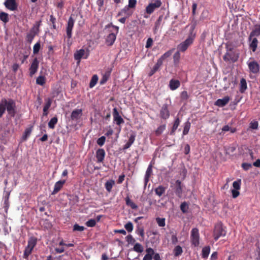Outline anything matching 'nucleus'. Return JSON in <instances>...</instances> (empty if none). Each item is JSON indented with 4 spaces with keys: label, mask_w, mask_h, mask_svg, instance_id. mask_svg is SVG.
Returning a JSON list of instances; mask_svg holds the SVG:
<instances>
[{
    "label": "nucleus",
    "mask_w": 260,
    "mask_h": 260,
    "mask_svg": "<svg viewBox=\"0 0 260 260\" xmlns=\"http://www.w3.org/2000/svg\"><path fill=\"white\" fill-rule=\"evenodd\" d=\"M194 29V26H191L189 30V35L187 39L178 45V51L180 52H184L187 50L188 47L192 44L196 36V34L193 33Z\"/></svg>",
    "instance_id": "nucleus-1"
},
{
    "label": "nucleus",
    "mask_w": 260,
    "mask_h": 260,
    "mask_svg": "<svg viewBox=\"0 0 260 260\" xmlns=\"http://www.w3.org/2000/svg\"><path fill=\"white\" fill-rule=\"evenodd\" d=\"M4 102L8 114L14 117L16 113V106L15 101L12 99L8 100L4 99Z\"/></svg>",
    "instance_id": "nucleus-2"
},
{
    "label": "nucleus",
    "mask_w": 260,
    "mask_h": 260,
    "mask_svg": "<svg viewBox=\"0 0 260 260\" xmlns=\"http://www.w3.org/2000/svg\"><path fill=\"white\" fill-rule=\"evenodd\" d=\"M37 242V239L35 237H31L29 239L27 243V245L25 247L23 254V257L24 258L26 259L28 258L29 255L31 253L34 248L36 245Z\"/></svg>",
    "instance_id": "nucleus-3"
},
{
    "label": "nucleus",
    "mask_w": 260,
    "mask_h": 260,
    "mask_svg": "<svg viewBox=\"0 0 260 260\" xmlns=\"http://www.w3.org/2000/svg\"><path fill=\"white\" fill-rule=\"evenodd\" d=\"M226 235L225 228L221 223L216 224L215 225L213 236L215 241H217L220 237H224Z\"/></svg>",
    "instance_id": "nucleus-4"
},
{
    "label": "nucleus",
    "mask_w": 260,
    "mask_h": 260,
    "mask_svg": "<svg viewBox=\"0 0 260 260\" xmlns=\"http://www.w3.org/2000/svg\"><path fill=\"white\" fill-rule=\"evenodd\" d=\"M162 4L160 0H154L153 3H151L146 7L145 12L148 15H150L156 9L159 8Z\"/></svg>",
    "instance_id": "nucleus-5"
},
{
    "label": "nucleus",
    "mask_w": 260,
    "mask_h": 260,
    "mask_svg": "<svg viewBox=\"0 0 260 260\" xmlns=\"http://www.w3.org/2000/svg\"><path fill=\"white\" fill-rule=\"evenodd\" d=\"M89 55V51L87 49L86 51L83 49H81L77 50L74 55V59L80 62V60L82 58L86 59L88 58Z\"/></svg>",
    "instance_id": "nucleus-6"
},
{
    "label": "nucleus",
    "mask_w": 260,
    "mask_h": 260,
    "mask_svg": "<svg viewBox=\"0 0 260 260\" xmlns=\"http://www.w3.org/2000/svg\"><path fill=\"white\" fill-rule=\"evenodd\" d=\"M191 242L195 247L199 245L200 235L199 230L197 228H193L191 231Z\"/></svg>",
    "instance_id": "nucleus-7"
},
{
    "label": "nucleus",
    "mask_w": 260,
    "mask_h": 260,
    "mask_svg": "<svg viewBox=\"0 0 260 260\" xmlns=\"http://www.w3.org/2000/svg\"><path fill=\"white\" fill-rule=\"evenodd\" d=\"M169 105L165 103L161 106L159 111V117L164 120L168 119L170 117V113L169 110Z\"/></svg>",
    "instance_id": "nucleus-8"
},
{
    "label": "nucleus",
    "mask_w": 260,
    "mask_h": 260,
    "mask_svg": "<svg viewBox=\"0 0 260 260\" xmlns=\"http://www.w3.org/2000/svg\"><path fill=\"white\" fill-rule=\"evenodd\" d=\"M74 23L75 20L71 15L69 18L66 27L67 36L69 39H70L72 37V29L73 28Z\"/></svg>",
    "instance_id": "nucleus-9"
},
{
    "label": "nucleus",
    "mask_w": 260,
    "mask_h": 260,
    "mask_svg": "<svg viewBox=\"0 0 260 260\" xmlns=\"http://www.w3.org/2000/svg\"><path fill=\"white\" fill-rule=\"evenodd\" d=\"M238 55H237L234 51L226 52L223 57V60L226 61H232L235 62L238 59Z\"/></svg>",
    "instance_id": "nucleus-10"
},
{
    "label": "nucleus",
    "mask_w": 260,
    "mask_h": 260,
    "mask_svg": "<svg viewBox=\"0 0 260 260\" xmlns=\"http://www.w3.org/2000/svg\"><path fill=\"white\" fill-rule=\"evenodd\" d=\"M247 66L250 72L253 74H257L259 71V65L256 61L247 62Z\"/></svg>",
    "instance_id": "nucleus-11"
},
{
    "label": "nucleus",
    "mask_w": 260,
    "mask_h": 260,
    "mask_svg": "<svg viewBox=\"0 0 260 260\" xmlns=\"http://www.w3.org/2000/svg\"><path fill=\"white\" fill-rule=\"evenodd\" d=\"M113 120L117 125H120L124 123V121L122 117L119 115V112L116 108H114L113 110Z\"/></svg>",
    "instance_id": "nucleus-12"
},
{
    "label": "nucleus",
    "mask_w": 260,
    "mask_h": 260,
    "mask_svg": "<svg viewBox=\"0 0 260 260\" xmlns=\"http://www.w3.org/2000/svg\"><path fill=\"white\" fill-rule=\"evenodd\" d=\"M134 10L125 6L122 9H121L117 14L118 16H125V17L129 18L134 13Z\"/></svg>",
    "instance_id": "nucleus-13"
},
{
    "label": "nucleus",
    "mask_w": 260,
    "mask_h": 260,
    "mask_svg": "<svg viewBox=\"0 0 260 260\" xmlns=\"http://www.w3.org/2000/svg\"><path fill=\"white\" fill-rule=\"evenodd\" d=\"M39 62L37 58L32 60L30 67L29 68V75L32 77L38 71L39 68Z\"/></svg>",
    "instance_id": "nucleus-14"
},
{
    "label": "nucleus",
    "mask_w": 260,
    "mask_h": 260,
    "mask_svg": "<svg viewBox=\"0 0 260 260\" xmlns=\"http://www.w3.org/2000/svg\"><path fill=\"white\" fill-rule=\"evenodd\" d=\"M6 8L11 11H15L17 9L18 5L15 0H6L4 3Z\"/></svg>",
    "instance_id": "nucleus-15"
},
{
    "label": "nucleus",
    "mask_w": 260,
    "mask_h": 260,
    "mask_svg": "<svg viewBox=\"0 0 260 260\" xmlns=\"http://www.w3.org/2000/svg\"><path fill=\"white\" fill-rule=\"evenodd\" d=\"M230 100V97L228 96H225L221 99H218L217 101H216L214 105L219 107H222L228 104Z\"/></svg>",
    "instance_id": "nucleus-16"
},
{
    "label": "nucleus",
    "mask_w": 260,
    "mask_h": 260,
    "mask_svg": "<svg viewBox=\"0 0 260 260\" xmlns=\"http://www.w3.org/2000/svg\"><path fill=\"white\" fill-rule=\"evenodd\" d=\"M260 35V24H255L253 30L250 33L248 37V40L252 39V37H258Z\"/></svg>",
    "instance_id": "nucleus-17"
},
{
    "label": "nucleus",
    "mask_w": 260,
    "mask_h": 260,
    "mask_svg": "<svg viewBox=\"0 0 260 260\" xmlns=\"http://www.w3.org/2000/svg\"><path fill=\"white\" fill-rule=\"evenodd\" d=\"M82 110L81 109H76L74 110L71 114V118L73 120H77L82 115Z\"/></svg>",
    "instance_id": "nucleus-18"
},
{
    "label": "nucleus",
    "mask_w": 260,
    "mask_h": 260,
    "mask_svg": "<svg viewBox=\"0 0 260 260\" xmlns=\"http://www.w3.org/2000/svg\"><path fill=\"white\" fill-rule=\"evenodd\" d=\"M105 154L106 153L104 149H99L96 152V158L97 159V162H103L104 160Z\"/></svg>",
    "instance_id": "nucleus-19"
},
{
    "label": "nucleus",
    "mask_w": 260,
    "mask_h": 260,
    "mask_svg": "<svg viewBox=\"0 0 260 260\" xmlns=\"http://www.w3.org/2000/svg\"><path fill=\"white\" fill-rule=\"evenodd\" d=\"M116 38V34L114 33H110L108 35L106 39V44L107 46H112Z\"/></svg>",
    "instance_id": "nucleus-20"
},
{
    "label": "nucleus",
    "mask_w": 260,
    "mask_h": 260,
    "mask_svg": "<svg viewBox=\"0 0 260 260\" xmlns=\"http://www.w3.org/2000/svg\"><path fill=\"white\" fill-rule=\"evenodd\" d=\"M66 180H59L55 183L53 190L52 192V194L57 193L62 187L63 184L65 183Z\"/></svg>",
    "instance_id": "nucleus-21"
},
{
    "label": "nucleus",
    "mask_w": 260,
    "mask_h": 260,
    "mask_svg": "<svg viewBox=\"0 0 260 260\" xmlns=\"http://www.w3.org/2000/svg\"><path fill=\"white\" fill-rule=\"evenodd\" d=\"M146 254L144 256L143 260H152L154 254V250L152 248H147L146 249Z\"/></svg>",
    "instance_id": "nucleus-22"
},
{
    "label": "nucleus",
    "mask_w": 260,
    "mask_h": 260,
    "mask_svg": "<svg viewBox=\"0 0 260 260\" xmlns=\"http://www.w3.org/2000/svg\"><path fill=\"white\" fill-rule=\"evenodd\" d=\"M152 165H149L147 169V170L145 173V177H144V185L145 186L147 185V183L149 181V178L152 173Z\"/></svg>",
    "instance_id": "nucleus-23"
},
{
    "label": "nucleus",
    "mask_w": 260,
    "mask_h": 260,
    "mask_svg": "<svg viewBox=\"0 0 260 260\" xmlns=\"http://www.w3.org/2000/svg\"><path fill=\"white\" fill-rule=\"evenodd\" d=\"M136 135L132 133L130 135L128 142L124 145L123 150H125L129 148L135 141Z\"/></svg>",
    "instance_id": "nucleus-24"
},
{
    "label": "nucleus",
    "mask_w": 260,
    "mask_h": 260,
    "mask_svg": "<svg viewBox=\"0 0 260 260\" xmlns=\"http://www.w3.org/2000/svg\"><path fill=\"white\" fill-rule=\"evenodd\" d=\"M180 86V83L179 80L171 79L169 82V87L171 90H175Z\"/></svg>",
    "instance_id": "nucleus-25"
},
{
    "label": "nucleus",
    "mask_w": 260,
    "mask_h": 260,
    "mask_svg": "<svg viewBox=\"0 0 260 260\" xmlns=\"http://www.w3.org/2000/svg\"><path fill=\"white\" fill-rule=\"evenodd\" d=\"M249 42V46L250 49H252L253 52H255L257 47L258 44V40L257 39L254 37L252 38V39L250 40H248Z\"/></svg>",
    "instance_id": "nucleus-26"
},
{
    "label": "nucleus",
    "mask_w": 260,
    "mask_h": 260,
    "mask_svg": "<svg viewBox=\"0 0 260 260\" xmlns=\"http://www.w3.org/2000/svg\"><path fill=\"white\" fill-rule=\"evenodd\" d=\"M182 192L181 187V182L177 180L176 181L175 193L178 196L180 197Z\"/></svg>",
    "instance_id": "nucleus-27"
},
{
    "label": "nucleus",
    "mask_w": 260,
    "mask_h": 260,
    "mask_svg": "<svg viewBox=\"0 0 260 260\" xmlns=\"http://www.w3.org/2000/svg\"><path fill=\"white\" fill-rule=\"evenodd\" d=\"M247 87V83L245 79L242 78L240 80V87H239V91L241 93H244L245 90H246Z\"/></svg>",
    "instance_id": "nucleus-28"
},
{
    "label": "nucleus",
    "mask_w": 260,
    "mask_h": 260,
    "mask_svg": "<svg viewBox=\"0 0 260 260\" xmlns=\"http://www.w3.org/2000/svg\"><path fill=\"white\" fill-rule=\"evenodd\" d=\"M162 64L160 63V61L159 62L157 60L156 63L154 66L153 68L151 70L150 72L148 74L149 77L152 76L156 72H157L159 68L161 66Z\"/></svg>",
    "instance_id": "nucleus-29"
},
{
    "label": "nucleus",
    "mask_w": 260,
    "mask_h": 260,
    "mask_svg": "<svg viewBox=\"0 0 260 260\" xmlns=\"http://www.w3.org/2000/svg\"><path fill=\"white\" fill-rule=\"evenodd\" d=\"M172 52H173V50H170L168 51H167L166 52H165L164 54H162L160 57V58H158V59L157 60L158 61H160V63L161 64H162V63H163V61L169 57L172 54Z\"/></svg>",
    "instance_id": "nucleus-30"
},
{
    "label": "nucleus",
    "mask_w": 260,
    "mask_h": 260,
    "mask_svg": "<svg viewBox=\"0 0 260 260\" xmlns=\"http://www.w3.org/2000/svg\"><path fill=\"white\" fill-rule=\"evenodd\" d=\"M38 33L36 31H35L34 30L30 29L29 33H28L26 35V40L27 41L31 43L34 37Z\"/></svg>",
    "instance_id": "nucleus-31"
},
{
    "label": "nucleus",
    "mask_w": 260,
    "mask_h": 260,
    "mask_svg": "<svg viewBox=\"0 0 260 260\" xmlns=\"http://www.w3.org/2000/svg\"><path fill=\"white\" fill-rule=\"evenodd\" d=\"M166 189L163 186L159 185L155 189L154 191L156 195L161 197L165 192Z\"/></svg>",
    "instance_id": "nucleus-32"
},
{
    "label": "nucleus",
    "mask_w": 260,
    "mask_h": 260,
    "mask_svg": "<svg viewBox=\"0 0 260 260\" xmlns=\"http://www.w3.org/2000/svg\"><path fill=\"white\" fill-rule=\"evenodd\" d=\"M210 251V247L209 246H205L203 248L202 250V257L203 258H207Z\"/></svg>",
    "instance_id": "nucleus-33"
},
{
    "label": "nucleus",
    "mask_w": 260,
    "mask_h": 260,
    "mask_svg": "<svg viewBox=\"0 0 260 260\" xmlns=\"http://www.w3.org/2000/svg\"><path fill=\"white\" fill-rule=\"evenodd\" d=\"M114 184L115 181L113 180H109L105 183V186L107 191L109 192L111 191L112 188Z\"/></svg>",
    "instance_id": "nucleus-34"
},
{
    "label": "nucleus",
    "mask_w": 260,
    "mask_h": 260,
    "mask_svg": "<svg viewBox=\"0 0 260 260\" xmlns=\"http://www.w3.org/2000/svg\"><path fill=\"white\" fill-rule=\"evenodd\" d=\"M125 203L126 205L131 207L133 209H137L138 208V206L129 199L128 196L125 198Z\"/></svg>",
    "instance_id": "nucleus-35"
},
{
    "label": "nucleus",
    "mask_w": 260,
    "mask_h": 260,
    "mask_svg": "<svg viewBox=\"0 0 260 260\" xmlns=\"http://www.w3.org/2000/svg\"><path fill=\"white\" fill-rule=\"evenodd\" d=\"M180 122V121L179 120V118L178 117L176 118L174 121L173 127L172 128V130L170 132L171 135H174L175 131L177 129L178 126L179 125Z\"/></svg>",
    "instance_id": "nucleus-36"
},
{
    "label": "nucleus",
    "mask_w": 260,
    "mask_h": 260,
    "mask_svg": "<svg viewBox=\"0 0 260 260\" xmlns=\"http://www.w3.org/2000/svg\"><path fill=\"white\" fill-rule=\"evenodd\" d=\"M0 20L5 23L8 22L9 21L8 14L4 12L0 13Z\"/></svg>",
    "instance_id": "nucleus-37"
},
{
    "label": "nucleus",
    "mask_w": 260,
    "mask_h": 260,
    "mask_svg": "<svg viewBox=\"0 0 260 260\" xmlns=\"http://www.w3.org/2000/svg\"><path fill=\"white\" fill-rule=\"evenodd\" d=\"M52 103V101L50 99H48V101L45 104L43 108V116H47L48 115V110L50 108Z\"/></svg>",
    "instance_id": "nucleus-38"
},
{
    "label": "nucleus",
    "mask_w": 260,
    "mask_h": 260,
    "mask_svg": "<svg viewBox=\"0 0 260 260\" xmlns=\"http://www.w3.org/2000/svg\"><path fill=\"white\" fill-rule=\"evenodd\" d=\"M180 58V51H177L173 55V62L175 66H178Z\"/></svg>",
    "instance_id": "nucleus-39"
},
{
    "label": "nucleus",
    "mask_w": 260,
    "mask_h": 260,
    "mask_svg": "<svg viewBox=\"0 0 260 260\" xmlns=\"http://www.w3.org/2000/svg\"><path fill=\"white\" fill-rule=\"evenodd\" d=\"M57 121L58 119L57 117L52 118L48 122V127L51 129H54Z\"/></svg>",
    "instance_id": "nucleus-40"
},
{
    "label": "nucleus",
    "mask_w": 260,
    "mask_h": 260,
    "mask_svg": "<svg viewBox=\"0 0 260 260\" xmlns=\"http://www.w3.org/2000/svg\"><path fill=\"white\" fill-rule=\"evenodd\" d=\"M6 105L4 102V99H3L0 102V118L2 117L6 111Z\"/></svg>",
    "instance_id": "nucleus-41"
},
{
    "label": "nucleus",
    "mask_w": 260,
    "mask_h": 260,
    "mask_svg": "<svg viewBox=\"0 0 260 260\" xmlns=\"http://www.w3.org/2000/svg\"><path fill=\"white\" fill-rule=\"evenodd\" d=\"M155 220L159 227H164L166 225V219L165 218L156 217Z\"/></svg>",
    "instance_id": "nucleus-42"
},
{
    "label": "nucleus",
    "mask_w": 260,
    "mask_h": 260,
    "mask_svg": "<svg viewBox=\"0 0 260 260\" xmlns=\"http://www.w3.org/2000/svg\"><path fill=\"white\" fill-rule=\"evenodd\" d=\"M174 254L175 256H178L182 253V249L180 246H176L173 250Z\"/></svg>",
    "instance_id": "nucleus-43"
},
{
    "label": "nucleus",
    "mask_w": 260,
    "mask_h": 260,
    "mask_svg": "<svg viewBox=\"0 0 260 260\" xmlns=\"http://www.w3.org/2000/svg\"><path fill=\"white\" fill-rule=\"evenodd\" d=\"M98 81V77L96 75H94L92 76L91 79L90 80V83H89V87L90 88L93 87L97 83Z\"/></svg>",
    "instance_id": "nucleus-44"
},
{
    "label": "nucleus",
    "mask_w": 260,
    "mask_h": 260,
    "mask_svg": "<svg viewBox=\"0 0 260 260\" xmlns=\"http://www.w3.org/2000/svg\"><path fill=\"white\" fill-rule=\"evenodd\" d=\"M190 123L187 121L184 123V129L183 131V135H186L189 131L190 127Z\"/></svg>",
    "instance_id": "nucleus-45"
},
{
    "label": "nucleus",
    "mask_w": 260,
    "mask_h": 260,
    "mask_svg": "<svg viewBox=\"0 0 260 260\" xmlns=\"http://www.w3.org/2000/svg\"><path fill=\"white\" fill-rule=\"evenodd\" d=\"M133 249L135 251L141 253L143 251V248L141 244L137 243L135 244Z\"/></svg>",
    "instance_id": "nucleus-46"
},
{
    "label": "nucleus",
    "mask_w": 260,
    "mask_h": 260,
    "mask_svg": "<svg viewBox=\"0 0 260 260\" xmlns=\"http://www.w3.org/2000/svg\"><path fill=\"white\" fill-rule=\"evenodd\" d=\"M36 83L43 86L45 83V78L43 76H39L36 79Z\"/></svg>",
    "instance_id": "nucleus-47"
},
{
    "label": "nucleus",
    "mask_w": 260,
    "mask_h": 260,
    "mask_svg": "<svg viewBox=\"0 0 260 260\" xmlns=\"http://www.w3.org/2000/svg\"><path fill=\"white\" fill-rule=\"evenodd\" d=\"M166 128V124L160 125L155 131V133L156 136L161 135Z\"/></svg>",
    "instance_id": "nucleus-48"
},
{
    "label": "nucleus",
    "mask_w": 260,
    "mask_h": 260,
    "mask_svg": "<svg viewBox=\"0 0 260 260\" xmlns=\"http://www.w3.org/2000/svg\"><path fill=\"white\" fill-rule=\"evenodd\" d=\"M31 128H26L25 130L24 133V134L23 135L22 139L24 141L26 140L28 138V137L30 136V135L31 134Z\"/></svg>",
    "instance_id": "nucleus-49"
},
{
    "label": "nucleus",
    "mask_w": 260,
    "mask_h": 260,
    "mask_svg": "<svg viewBox=\"0 0 260 260\" xmlns=\"http://www.w3.org/2000/svg\"><path fill=\"white\" fill-rule=\"evenodd\" d=\"M180 209L183 213H187L188 209V204L185 202L182 203L180 205Z\"/></svg>",
    "instance_id": "nucleus-50"
},
{
    "label": "nucleus",
    "mask_w": 260,
    "mask_h": 260,
    "mask_svg": "<svg viewBox=\"0 0 260 260\" xmlns=\"http://www.w3.org/2000/svg\"><path fill=\"white\" fill-rule=\"evenodd\" d=\"M136 4L137 0H128V4L126 6L134 10L136 8Z\"/></svg>",
    "instance_id": "nucleus-51"
},
{
    "label": "nucleus",
    "mask_w": 260,
    "mask_h": 260,
    "mask_svg": "<svg viewBox=\"0 0 260 260\" xmlns=\"http://www.w3.org/2000/svg\"><path fill=\"white\" fill-rule=\"evenodd\" d=\"M241 181L240 179H239L237 181H235L233 183V186L234 187V189L239 190L241 187Z\"/></svg>",
    "instance_id": "nucleus-52"
},
{
    "label": "nucleus",
    "mask_w": 260,
    "mask_h": 260,
    "mask_svg": "<svg viewBox=\"0 0 260 260\" xmlns=\"http://www.w3.org/2000/svg\"><path fill=\"white\" fill-rule=\"evenodd\" d=\"M85 224L88 227H93L96 224V220L94 219H90L86 222Z\"/></svg>",
    "instance_id": "nucleus-53"
},
{
    "label": "nucleus",
    "mask_w": 260,
    "mask_h": 260,
    "mask_svg": "<svg viewBox=\"0 0 260 260\" xmlns=\"http://www.w3.org/2000/svg\"><path fill=\"white\" fill-rule=\"evenodd\" d=\"M124 228L128 232H131L133 230V223L129 221L124 225Z\"/></svg>",
    "instance_id": "nucleus-54"
},
{
    "label": "nucleus",
    "mask_w": 260,
    "mask_h": 260,
    "mask_svg": "<svg viewBox=\"0 0 260 260\" xmlns=\"http://www.w3.org/2000/svg\"><path fill=\"white\" fill-rule=\"evenodd\" d=\"M41 20L39 21L36 22L34 26L31 28L32 30H34L35 31H36L37 33L39 31V27L41 25Z\"/></svg>",
    "instance_id": "nucleus-55"
},
{
    "label": "nucleus",
    "mask_w": 260,
    "mask_h": 260,
    "mask_svg": "<svg viewBox=\"0 0 260 260\" xmlns=\"http://www.w3.org/2000/svg\"><path fill=\"white\" fill-rule=\"evenodd\" d=\"M40 46V42H37L35 44L33 47V53L34 54H37L39 52Z\"/></svg>",
    "instance_id": "nucleus-56"
},
{
    "label": "nucleus",
    "mask_w": 260,
    "mask_h": 260,
    "mask_svg": "<svg viewBox=\"0 0 260 260\" xmlns=\"http://www.w3.org/2000/svg\"><path fill=\"white\" fill-rule=\"evenodd\" d=\"M85 230V228L83 226H80L79 224L76 223L74 225L73 231H83Z\"/></svg>",
    "instance_id": "nucleus-57"
},
{
    "label": "nucleus",
    "mask_w": 260,
    "mask_h": 260,
    "mask_svg": "<svg viewBox=\"0 0 260 260\" xmlns=\"http://www.w3.org/2000/svg\"><path fill=\"white\" fill-rule=\"evenodd\" d=\"M105 140H106V138L105 136H102L100 138H99L98 140H97V144L100 146H102L105 142Z\"/></svg>",
    "instance_id": "nucleus-58"
},
{
    "label": "nucleus",
    "mask_w": 260,
    "mask_h": 260,
    "mask_svg": "<svg viewBox=\"0 0 260 260\" xmlns=\"http://www.w3.org/2000/svg\"><path fill=\"white\" fill-rule=\"evenodd\" d=\"M180 97L182 100H186L188 99L189 96L186 91H183L181 93Z\"/></svg>",
    "instance_id": "nucleus-59"
},
{
    "label": "nucleus",
    "mask_w": 260,
    "mask_h": 260,
    "mask_svg": "<svg viewBox=\"0 0 260 260\" xmlns=\"http://www.w3.org/2000/svg\"><path fill=\"white\" fill-rule=\"evenodd\" d=\"M126 241L128 243L133 244L135 242V239L131 235H128L126 237Z\"/></svg>",
    "instance_id": "nucleus-60"
},
{
    "label": "nucleus",
    "mask_w": 260,
    "mask_h": 260,
    "mask_svg": "<svg viewBox=\"0 0 260 260\" xmlns=\"http://www.w3.org/2000/svg\"><path fill=\"white\" fill-rule=\"evenodd\" d=\"M242 167L244 170L247 171L252 167V165L250 163L244 162L242 164Z\"/></svg>",
    "instance_id": "nucleus-61"
},
{
    "label": "nucleus",
    "mask_w": 260,
    "mask_h": 260,
    "mask_svg": "<svg viewBox=\"0 0 260 260\" xmlns=\"http://www.w3.org/2000/svg\"><path fill=\"white\" fill-rule=\"evenodd\" d=\"M225 48L226 52L234 51V47L231 43H228L225 44Z\"/></svg>",
    "instance_id": "nucleus-62"
},
{
    "label": "nucleus",
    "mask_w": 260,
    "mask_h": 260,
    "mask_svg": "<svg viewBox=\"0 0 260 260\" xmlns=\"http://www.w3.org/2000/svg\"><path fill=\"white\" fill-rule=\"evenodd\" d=\"M137 233L143 239L144 237V231L142 228H139L137 230Z\"/></svg>",
    "instance_id": "nucleus-63"
},
{
    "label": "nucleus",
    "mask_w": 260,
    "mask_h": 260,
    "mask_svg": "<svg viewBox=\"0 0 260 260\" xmlns=\"http://www.w3.org/2000/svg\"><path fill=\"white\" fill-rule=\"evenodd\" d=\"M152 44H153V40L152 38H149L147 40L145 47L146 48H149L150 47H151L152 46Z\"/></svg>",
    "instance_id": "nucleus-64"
}]
</instances>
